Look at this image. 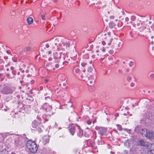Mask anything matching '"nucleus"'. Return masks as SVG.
I'll return each instance as SVG.
<instances>
[{
    "label": "nucleus",
    "mask_w": 154,
    "mask_h": 154,
    "mask_svg": "<svg viewBox=\"0 0 154 154\" xmlns=\"http://www.w3.org/2000/svg\"><path fill=\"white\" fill-rule=\"evenodd\" d=\"M55 44H58L59 48L64 51L70 46L71 41L65 38H56Z\"/></svg>",
    "instance_id": "f257e3e1"
},
{
    "label": "nucleus",
    "mask_w": 154,
    "mask_h": 154,
    "mask_svg": "<svg viewBox=\"0 0 154 154\" xmlns=\"http://www.w3.org/2000/svg\"><path fill=\"white\" fill-rule=\"evenodd\" d=\"M26 146L31 152L35 153L37 151L38 147L34 141L31 140H28L26 143Z\"/></svg>",
    "instance_id": "f03ea898"
},
{
    "label": "nucleus",
    "mask_w": 154,
    "mask_h": 154,
    "mask_svg": "<svg viewBox=\"0 0 154 154\" xmlns=\"http://www.w3.org/2000/svg\"><path fill=\"white\" fill-rule=\"evenodd\" d=\"M140 132L147 139L150 140L154 139V131H148L146 129H142V131Z\"/></svg>",
    "instance_id": "7ed1b4c3"
},
{
    "label": "nucleus",
    "mask_w": 154,
    "mask_h": 154,
    "mask_svg": "<svg viewBox=\"0 0 154 154\" xmlns=\"http://www.w3.org/2000/svg\"><path fill=\"white\" fill-rule=\"evenodd\" d=\"M0 91L2 93L7 94L12 93L14 90L11 89L7 85H5L0 88Z\"/></svg>",
    "instance_id": "20e7f679"
},
{
    "label": "nucleus",
    "mask_w": 154,
    "mask_h": 154,
    "mask_svg": "<svg viewBox=\"0 0 154 154\" xmlns=\"http://www.w3.org/2000/svg\"><path fill=\"white\" fill-rule=\"evenodd\" d=\"M32 127L38 131L39 133L42 131V124L36 120L33 121L32 124Z\"/></svg>",
    "instance_id": "39448f33"
},
{
    "label": "nucleus",
    "mask_w": 154,
    "mask_h": 154,
    "mask_svg": "<svg viewBox=\"0 0 154 154\" xmlns=\"http://www.w3.org/2000/svg\"><path fill=\"white\" fill-rule=\"evenodd\" d=\"M95 129L98 131L99 134L101 135H106L107 129L106 128L97 126Z\"/></svg>",
    "instance_id": "423d86ee"
},
{
    "label": "nucleus",
    "mask_w": 154,
    "mask_h": 154,
    "mask_svg": "<svg viewBox=\"0 0 154 154\" xmlns=\"http://www.w3.org/2000/svg\"><path fill=\"white\" fill-rule=\"evenodd\" d=\"M42 107L43 109L45 110L48 113L52 112L51 110H52V107L51 106L49 105L48 104L45 103L43 105Z\"/></svg>",
    "instance_id": "0eeeda50"
},
{
    "label": "nucleus",
    "mask_w": 154,
    "mask_h": 154,
    "mask_svg": "<svg viewBox=\"0 0 154 154\" xmlns=\"http://www.w3.org/2000/svg\"><path fill=\"white\" fill-rule=\"evenodd\" d=\"M62 53L58 52H56L54 54V58L55 60V61L56 63H58L59 62L60 59L61 58Z\"/></svg>",
    "instance_id": "6e6552de"
},
{
    "label": "nucleus",
    "mask_w": 154,
    "mask_h": 154,
    "mask_svg": "<svg viewBox=\"0 0 154 154\" xmlns=\"http://www.w3.org/2000/svg\"><path fill=\"white\" fill-rule=\"evenodd\" d=\"M148 151L150 153L154 154V143H149L147 146Z\"/></svg>",
    "instance_id": "1a4fd4ad"
},
{
    "label": "nucleus",
    "mask_w": 154,
    "mask_h": 154,
    "mask_svg": "<svg viewBox=\"0 0 154 154\" xmlns=\"http://www.w3.org/2000/svg\"><path fill=\"white\" fill-rule=\"evenodd\" d=\"M95 81V78L93 76H91L88 78V84L90 86H93Z\"/></svg>",
    "instance_id": "9d476101"
},
{
    "label": "nucleus",
    "mask_w": 154,
    "mask_h": 154,
    "mask_svg": "<svg viewBox=\"0 0 154 154\" xmlns=\"http://www.w3.org/2000/svg\"><path fill=\"white\" fill-rule=\"evenodd\" d=\"M23 142L19 140L16 139L15 141V144L17 147L19 148L22 147L23 146Z\"/></svg>",
    "instance_id": "9b49d317"
},
{
    "label": "nucleus",
    "mask_w": 154,
    "mask_h": 154,
    "mask_svg": "<svg viewBox=\"0 0 154 154\" xmlns=\"http://www.w3.org/2000/svg\"><path fill=\"white\" fill-rule=\"evenodd\" d=\"M53 114V113L52 112H50V113L45 114L42 116V117L45 121V122L48 121L50 118V116L52 115Z\"/></svg>",
    "instance_id": "f8f14e48"
},
{
    "label": "nucleus",
    "mask_w": 154,
    "mask_h": 154,
    "mask_svg": "<svg viewBox=\"0 0 154 154\" xmlns=\"http://www.w3.org/2000/svg\"><path fill=\"white\" fill-rule=\"evenodd\" d=\"M75 126L74 125H72L70 127V128L69 129V130L72 135L74 134L75 132Z\"/></svg>",
    "instance_id": "ddd939ff"
},
{
    "label": "nucleus",
    "mask_w": 154,
    "mask_h": 154,
    "mask_svg": "<svg viewBox=\"0 0 154 154\" xmlns=\"http://www.w3.org/2000/svg\"><path fill=\"white\" fill-rule=\"evenodd\" d=\"M139 142L140 145L145 146L147 148V146L148 144L146 142V141L141 140H140Z\"/></svg>",
    "instance_id": "4468645a"
},
{
    "label": "nucleus",
    "mask_w": 154,
    "mask_h": 154,
    "mask_svg": "<svg viewBox=\"0 0 154 154\" xmlns=\"http://www.w3.org/2000/svg\"><path fill=\"white\" fill-rule=\"evenodd\" d=\"M76 126L77 127L78 129V131L77 133L78 136L79 137H81L83 134V131L80 128L79 126L77 125H76Z\"/></svg>",
    "instance_id": "2eb2a0df"
},
{
    "label": "nucleus",
    "mask_w": 154,
    "mask_h": 154,
    "mask_svg": "<svg viewBox=\"0 0 154 154\" xmlns=\"http://www.w3.org/2000/svg\"><path fill=\"white\" fill-rule=\"evenodd\" d=\"M27 21L29 25L32 24L33 22V19L32 17H29L27 19Z\"/></svg>",
    "instance_id": "dca6fc26"
},
{
    "label": "nucleus",
    "mask_w": 154,
    "mask_h": 154,
    "mask_svg": "<svg viewBox=\"0 0 154 154\" xmlns=\"http://www.w3.org/2000/svg\"><path fill=\"white\" fill-rule=\"evenodd\" d=\"M109 25L110 28H116V25L115 23L112 22H111L109 24Z\"/></svg>",
    "instance_id": "f3484780"
},
{
    "label": "nucleus",
    "mask_w": 154,
    "mask_h": 154,
    "mask_svg": "<svg viewBox=\"0 0 154 154\" xmlns=\"http://www.w3.org/2000/svg\"><path fill=\"white\" fill-rule=\"evenodd\" d=\"M93 65H91V66L88 67V71L89 72H91L93 70Z\"/></svg>",
    "instance_id": "a211bd4d"
},
{
    "label": "nucleus",
    "mask_w": 154,
    "mask_h": 154,
    "mask_svg": "<svg viewBox=\"0 0 154 154\" xmlns=\"http://www.w3.org/2000/svg\"><path fill=\"white\" fill-rule=\"evenodd\" d=\"M31 50V48L29 47H27L23 49V51H29Z\"/></svg>",
    "instance_id": "6ab92c4d"
},
{
    "label": "nucleus",
    "mask_w": 154,
    "mask_h": 154,
    "mask_svg": "<svg viewBox=\"0 0 154 154\" xmlns=\"http://www.w3.org/2000/svg\"><path fill=\"white\" fill-rule=\"evenodd\" d=\"M47 137L46 138V137H45H45L44 138V142L45 143H47L49 142V139L48 137Z\"/></svg>",
    "instance_id": "aec40b11"
},
{
    "label": "nucleus",
    "mask_w": 154,
    "mask_h": 154,
    "mask_svg": "<svg viewBox=\"0 0 154 154\" xmlns=\"http://www.w3.org/2000/svg\"><path fill=\"white\" fill-rule=\"evenodd\" d=\"M117 127V129L119 131H122V126L120 125H116Z\"/></svg>",
    "instance_id": "412c9836"
},
{
    "label": "nucleus",
    "mask_w": 154,
    "mask_h": 154,
    "mask_svg": "<svg viewBox=\"0 0 154 154\" xmlns=\"http://www.w3.org/2000/svg\"><path fill=\"white\" fill-rule=\"evenodd\" d=\"M75 72L77 73H79L80 71V69L78 68H75Z\"/></svg>",
    "instance_id": "4be33fe9"
},
{
    "label": "nucleus",
    "mask_w": 154,
    "mask_h": 154,
    "mask_svg": "<svg viewBox=\"0 0 154 154\" xmlns=\"http://www.w3.org/2000/svg\"><path fill=\"white\" fill-rule=\"evenodd\" d=\"M109 39V41H105L106 42V44H107L108 45H111V40L110 39Z\"/></svg>",
    "instance_id": "5701e85b"
},
{
    "label": "nucleus",
    "mask_w": 154,
    "mask_h": 154,
    "mask_svg": "<svg viewBox=\"0 0 154 154\" xmlns=\"http://www.w3.org/2000/svg\"><path fill=\"white\" fill-rule=\"evenodd\" d=\"M122 26V22L119 21L117 23V26L120 27Z\"/></svg>",
    "instance_id": "b1692460"
},
{
    "label": "nucleus",
    "mask_w": 154,
    "mask_h": 154,
    "mask_svg": "<svg viewBox=\"0 0 154 154\" xmlns=\"http://www.w3.org/2000/svg\"><path fill=\"white\" fill-rule=\"evenodd\" d=\"M10 69L12 70V72L13 74H15V72H14V67H11L10 68Z\"/></svg>",
    "instance_id": "393cba45"
},
{
    "label": "nucleus",
    "mask_w": 154,
    "mask_h": 154,
    "mask_svg": "<svg viewBox=\"0 0 154 154\" xmlns=\"http://www.w3.org/2000/svg\"><path fill=\"white\" fill-rule=\"evenodd\" d=\"M41 16L42 19L43 20H45V15L42 14L41 15Z\"/></svg>",
    "instance_id": "a878e982"
},
{
    "label": "nucleus",
    "mask_w": 154,
    "mask_h": 154,
    "mask_svg": "<svg viewBox=\"0 0 154 154\" xmlns=\"http://www.w3.org/2000/svg\"><path fill=\"white\" fill-rule=\"evenodd\" d=\"M131 19L132 20L134 21L135 20V17L134 16H132Z\"/></svg>",
    "instance_id": "bb28decb"
},
{
    "label": "nucleus",
    "mask_w": 154,
    "mask_h": 154,
    "mask_svg": "<svg viewBox=\"0 0 154 154\" xmlns=\"http://www.w3.org/2000/svg\"><path fill=\"white\" fill-rule=\"evenodd\" d=\"M86 64V63L84 62H82L81 63L82 66L83 67L85 66Z\"/></svg>",
    "instance_id": "cd10ccee"
},
{
    "label": "nucleus",
    "mask_w": 154,
    "mask_h": 154,
    "mask_svg": "<svg viewBox=\"0 0 154 154\" xmlns=\"http://www.w3.org/2000/svg\"><path fill=\"white\" fill-rule=\"evenodd\" d=\"M87 123L88 124L90 125L91 123V122L90 120H88L86 121Z\"/></svg>",
    "instance_id": "c85d7f7f"
},
{
    "label": "nucleus",
    "mask_w": 154,
    "mask_h": 154,
    "mask_svg": "<svg viewBox=\"0 0 154 154\" xmlns=\"http://www.w3.org/2000/svg\"><path fill=\"white\" fill-rule=\"evenodd\" d=\"M118 46L119 47H121L122 46V43L121 42H119Z\"/></svg>",
    "instance_id": "c756f323"
},
{
    "label": "nucleus",
    "mask_w": 154,
    "mask_h": 154,
    "mask_svg": "<svg viewBox=\"0 0 154 154\" xmlns=\"http://www.w3.org/2000/svg\"><path fill=\"white\" fill-rule=\"evenodd\" d=\"M100 50L102 51L103 52H104L105 51V49L104 47H103L102 49H100Z\"/></svg>",
    "instance_id": "7c9ffc66"
},
{
    "label": "nucleus",
    "mask_w": 154,
    "mask_h": 154,
    "mask_svg": "<svg viewBox=\"0 0 154 154\" xmlns=\"http://www.w3.org/2000/svg\"><path fill=\"white\" fill-rule=\"evenodd\" d=\"M102 43L103 45H104L106 44V42L105 41H102Z\"/></svg>",
    "instance_id": "2f4dec72"
},
{
    "label": "nucleus",
    "mask_w": 154,
    "mask_h": 154,
    "mask_svg": "<svg viewBox=\"0 0 154 154\" xmlns=\"http://www.w3.org/2000/svg\"><path fill=\"white\" fill-rule=\"evenodd\" d=\"M114 18H115V17L114 16L112 15V16H110L109 17V18L111 19H114Z\"/></svg>",
    "instance_id": "473e14b6"
},
{
    "label": "nucleus",
    "mask_w": 154,
    "mask_h": 154,
    "mask_svg": "<svg viewBox=\"0 0 154 154\" xmlns=\"http://www.w3.org/2000/svg\"><path fill=\"white\" fill-rule=\"evenodd\" d=\"M118 72L119 74H122V71L121 69H119L118 70Z\"/></svg>",
    "instance_id": "72a5a7b5"
},
{
    "label": "nucleus",
    "mask_w": 154,
    "mask_h": 154,
    "mask_svg": "<svg viewBox=\"0 0 154 154\" xmlns=\"http://www.w3.org/2000/svg\"><path fill=\"white\" fill-rule=\"evenodd\" d=\"M109 53L111 54H112L113 53V51L112 50H110V51H109Z\"/></svg>",
    "instance_id": "f704fd0d"
},
{
    "label": "nucleus",
    "mask_w": 154,
    "mask_h": 154,
    "mask_svg": "<svg viewBox=\"0 0 154 154\" xmlns=\"http://www.w3.org/2000/svg\"><path fill=\"white\" fill-rule=\"evenodd\" d=\"M141 25V23H140V21H139L138 23H137V25L139 26H140Z\"/></svg>",
    "instance_id": "c9c22d12"
},
{
    "label": "nucleus",
    "mask_w": 154,
    "mask_h": 154,
    "mask_svg": "<svg viewBox=\"0 0 154 154\" xmlns=\"http://www.w3.org/2000/svg\"><path fill=\"white\" fill-rule=\"evenodd\" d=\"M151 78H154V74H152L150 75Z\"/></svg>",
    "instance_id": "e433bc0d"
},
{
    "label": "nucleus",
    "mask_w": 154,
    "mask_h": 154,
    "mask_svg": "<svg viewBox=\"0 0 154 154\" xmlns=\"http://www.w3.org/2000/svg\"><path fill=\"white\" fill-rule=\"evenodd\" d=\"M129 65L131 67L133 65V63L131 62H130L129 63Z\"/></svg>",
    "instance_id": "4c0bfd02"
},
{
    "label": "nucleus",
    "mask_w": 154,
    "mask_h": 154,
    "mask_svg": "<svg viewBox=\"0 0 154 154\" xmlns=\"http://www.w3.org/2000/svg\"><path fill=\"white\" fill-rule=\"evenodd\" d=\"M129 20V19L128 17H126L125 18V20L126 22H128Z\"/></svg>",
    "instance_id": "58836bf2"
},
{
    "label": "nucleus",
    "mask_w": 154,
    "mask_h": 154,
    "mask_svg": "<svg viewBox=\"0 0 154 154\" xmlns=\"http://www.w3.org/2000/svg\"><path fill=\"white\" fill-rule=\"evenodd\" d=\"M12 60L14 62H16L17 61V59L16 58H12Z\"/></svg>",
    "instance_id": "ea45409f"
},
{
    "label": "nucleus",
    "mask_w": 154,
    "mask_h": 154,
    "mask_svg": "<svg viewBox=\"0 0 154 154\" xmlns=\"http://www.w3.org/2000/svg\"><path fill=\"white\" fill-rule=\"evenodd\" d=\"M55 66L56 68H58L59 67V65L58 64H56L55 65Z\"/></svg>",
    "instance_id": "a19ab883"
},
{
    "label": "nucleus",
    "mask_w": 154,
    "mask_h": 154,
    "mask_svg": "<svg viewBox=\"0 0 154 154\" xmlns=\"http://www.w3.org/2000/svg\"><path fill=\"white\" fill-rule=\"evenodd\" d=\"M43 89V87L42 86H40L39 88V89L40 90H42Z\"/></svg>",
    "instance_id": "79ce46f5"
},
{
    "label": "nucleus",
    "mask_w": 154,
    "mask_h": 154,
    "mask_svg": "<svg viewBox=\"0 0 154 154\" xmlns=\"http://www.w3.org/2000/svg\"><path fill=\"white\" fill-rule=\"evenodd\" d=\"M45 100H46L48 99H51V98H50V97L48 96V97H45Z\"/></svg>",
    "instance_id": "37998d69"
},
{
    "label": "nucleus",
    "mask_w": 154,
    "mask_h": 154,
    "mask_svg": "<svg viewBox=\"0 0 154 154\" xmlns=\"http://www.w3.org/2000/svg\"><path fill=\"white\" fill-rule=\"evenodd\" d=\"M45 46L47 48H48L49 47V45L48 44H46Z\"/></svg>",
    "instance_id": "c03bdc74"
},
{
    "label": "nucleus",
    "mask_w": 154,
    "mask_h": 154,
    "mask_svg": "<svg viewBox=\"0 0 154 154\" xmlns=\"http://www.w3.org/2000/svg\"><path fill=\"white\" fill-rule=\"evenodd\" d=\"M52 58L51 57H50L48 58V60L49 61H51L52 60Z\"/></svg>",
    "instance_id": "a18cd8bd"
},
{
    "label": "nucleus",
    "mask_w": 154,
    "mask_h": 154,
    "mask_svg": "<svg viewBox=\"0 0 154 154\" xmlns=\"http://www.w3.org/2000/svg\"><path fill=\"white\" fill-rule=\"evenodd\" d=\"M131 86H133L134 85V84L133 83H131Z\"/></svg>",
    "instance_id": "49530a36"
},
{
    "label": "nucleus",
    "mask_w": 154,
    "mask_h": 154,
    "mask_svg": "<svg viewBox=\"0 0 154 154\" xmlns=\"http://www.w3.org/2000/svg\"><path fill=\"white\" fill-rule=\"evenodd\" d=\"M100 50H96V52L98 53V52H100Z\"/></svg>",
    "instance_id": "de8ad7c7"
},
{
    "label": "nucleus",
    "mask_w": 154,
    "mask_h": 154,
    "mask_svg": "<svg viewBox=\"0 0 154 154\" xmlns=\"http://www.w3.org/2000/svg\"><path fill=\"white\" fill-rule=\"evenodd\" d=\"M126 70L127 72H128L129 71V68H128L127 69H126Z\"/></svg>",
    "instance_id": "09e8293b"
},
{
    "label": "nucleus",
    "mask_w": 154,
    "mask_h": 154,
    "mask_svg": "<svg viewBox=\"0 0 154 154\" xmlns=\"http://www.w3.org/2000/svg\"><path fill=\"white\" fill-rule=\"evenodd\" d=\"M128 80H130L131 79V78L130 77H128Z\"/></svg>",
    "instance_id": "8fccbe9b"
},
{
    "label": "nucleus",
    "mask_w": 154,
    "mask_h": 154,
    "mask_svg": "<svg viewBox=\"0 0 154 154\" xmlns=\"http://www.w3.org/2000/svg\"><path fill=\"white\" fill-rule=\"evenodd\" d=\"M57 124L56 123H55V128H57Z\"/></svg>",
    "instance_id": "3c124183"
},
{
    "label": "nucleus",
    "mask_w": 154,
    "mask_h": 154,
    "mask_svg": "<svg viewBox=\"0 0 154 154\" xmlns=\"http://www.w3.org/2000/svg\"><path fill=\"white\" fill-rule=\"evenodd\" d=\"M45 81L46 82H47L48 81V79H46L45 80Z\"/></svg>",
    "instance_id": "603ef678"
},
{
    "label": "nucleus",
    "mask_w": 154,
    "mask_h": 154,
    "mask_svg": "<svg viewBox=\"0 0 154 154\" xmlns=\"http://www.w3.org/2000/svg\"><path fill=\"white\" fill-rule=\"evenodd\" d=\"M48 53L49 54H51V51H49L48 52Z\"/></svg>",
    "instance_id": "864d4df0"
},
{
    "label": "nucleus",
    "mask_w": 154,
    "mask_h": 154,
    "mask_svg": "<svg viewBox=\"0 0 154 154\" xmlns=\"http://www.w3.org/2000/svg\"><path fill=\"white\" fill-rule=\"evenodd\" d=\"M90 142L93 143L94 144V142L93 141H91Z\"/></svg>",
    "instance_id": "5fc2aeb1"
},
{
    "label": "nucleus",
    "mask_w": 154,
    "mask_h": 154,
    "mask_svg": "<svg viewBox=\"0 0 154 154\" xmlns=\"http://www.w3.org/2000/svg\"><path fill=\"white\" fill-rule=\"evenodd\" d=\"M115 116H118V114L117 113H116L115 114Z\"/></svg>",
    "instance_id": "6e6d98bb"
},
{
    "label": "nucleus",
    "mask_w": 154,
    "mask_h": 154,
    "mask_svg": "<svg viewBox=\"0 0 154 154\" xmlns=\"http://www.w3.org/2000/svg\"><path fill=\"white\" fill-rule=\"evenodd\" d=\"M92 61H90V62L89 63H90V64H91L92 63Z\"/></svg>",
    "instance_id": "4d7b16f0"
},
{
    "label": "nucleus",
    "mask_w": 154,
    "mask_h": 154,
    "mask_svg": "<svg viewBox=\"0 0 154 154\" xmlns=\"http://www.w3.org/2000/svg\"><path fill=\"white\" fill-rule=\"evenodd\" d=\"M11 154H15V153H14V152H12V153H11Z\"/></svg>",
    "instance_id": "13d9d810"
},
{
    "label": "nucleus",
    "mask_w": 154,
    "mask_h": 154,
    "mask_svg": "<svg viewBox=\"0 0 154 154\" xmlns=\"http://www.w3.org/2000/svg\"><path fill=\"white\" fill-rule=\"evenodd\" d=\"M47 94H45V96H47Z\"/></svg>",
    "instance_id": "bf43d9fd"
},
{
    "label": "nucleus",
    "mask_w": 154,
    "mask_h": 154,
    "mask_svg": "<svg viewBox=\"0 0 154 154\" xmlns=\"http://www.w3.org/2000/svg\"><path fill=\"white\" fill-rule=\"evenodd\" d=\"M132 106L133 107H134V104H132Z\"/></svg>",
    "instance_id": "052dcab7"
},
{
    "label": "nucleus",
    "mask_w": 154,
    "mask_h": 154,
    "mask_svg": "<svg viewBox=\"0 0 154 154\" xmlns=\"http://www.w3.org/2000/svg\"><path fill=\"white\" fill-rule=\"evenodd\" d=\"M149 23L150 24H151V22H150V21L149 22Z\"/></svg>",
    "instance_id": "680f3d73"
},
{
    "label": "nucleus",
    "mask_w": 154,
    "mask_h": 154,
    "mask_svg": "<svg viewBox=\"0 0 154 154\" xmlns=\"http://www.w3.org/2000/svg\"><path fill=\"white\" fill-rule=\"evenodd\" d=\"M33 83V81L31 82V83Z\"/></svg>",
    "instance_id": "e2e57ef3"
},
{
    "label": "nucleus",
    "mask_w": 154,
    "mask_h": 154,
    "mask_svg": "<svg viewBox=\"0 0 154 154\" xmlns=\"http://www.w3.org/2000/svg\"><path fill=\"white\" fill-rule=\"evenodd\" d=\"M49 66V64H47L46 65V66Z\"/></svg>",
    "instance_id": "0e129e2a"
},
{
    "label": "nucleus",
    "mask_w": 154,
    "mask_h": 154,
    "mask_svg": "<svg viewBox=\"0 0 154 154\" xmlns=\"http://www.w3.org/2000/svg\"><path fill=\"white\" fill-rule=\"evenodd\" d=\"M2 75V74H0V77Z\"/></svg>",
    "instance_id": "69168bd1"
},
{
    "label": "nucleus",
    "mask_w": 154,
    "mask_h": 154,
    "mask_svg": "<svg viewBox=\"0 0 154 154\" xmlns=\"http://www.w3.org/2000/svg\"><path fill=\"white\" fill-rule=\"evenodd\" d=\"M8 70H9V69H7V71H8Z\"/></svg>",
    "instance_id": "338daca9"
},
{
    "label": "nucleus",
    "mask_w": 154,
    "mask_h": 154,
    "mask_svg": "<svg viewBox=\"0 0 154 154\" xmlns=\"http://www.w3.org/2000/svg\"><path fill=\"white\" fill-rule=\"evenodd\" d=\"M97 54V55H99V54Z\"/></svg>",
    "instance_id": "774afa93"
}]
</instances>
